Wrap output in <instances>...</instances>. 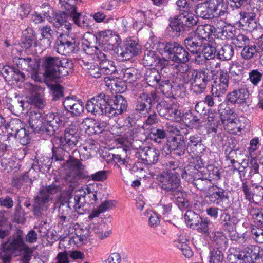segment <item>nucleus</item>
Masks as SVG:
<instances>
[{"mask_svg": "<svg viewBox=\"0 0 263 263\" xmlns=\"http://www.w3.org/2000/svg\"><path fill=\"white\" fill-rule=\"evenodd\" d=\"M34 251L24 241L23 232L18 230L16 233L0 247V259L2 263H11L13 255L22 253L20 263H29Z\"/></svg>", "mask_w": 263, "mask_h": 263, "instance_id": "obj_1", "label": "nucleus"}, {"mask_svg": "<svg viewBox=\"0 0 263 263\" xmlns=\"http://www.w3.org/2000/svg\"><path fill=\"white\" fill-rule=\"evenodd\" d=\"M62 12L57 13L55 16L56 25L67 22L68 16L72 18L73 23L78 27L84 29L90 28L89 19L81 13L78 12L77 5L81 0H59Z\"/></svg>", "mask_w": 263, "mask_h": 263, "instance_id": "obj_2", "label": "nucleus"}, {"mask_svg": "<svg viewBox=\"0 0 263 263\" xmlns=\"http://www.w3.org/2000/svg\"><path fill=\"white\" fill-rule=\"evenodd\" d=\"M241 4L240 7H236L240 9L239 13L240 17L238 22L239 26L244 30L250 32H252L258 27V24L255 19L256 11H257L258 9L252 7L248 2Z\"/></svg>", "mask_w": 263, "mask_h": 263, "instance_id": "obj_3", "label": "nucleus"}, {"mask_svg": "<svg viewBox=\"0 0 263 263\" xmlns=\"http://www.w3.org/2000/svg\"><path fill=\"white\" fill-rule=\"evenodd\" d=\"M59 187L55 184L42 186L38 195L34 197L33 204V212L35 216H39L42 214L46 204H48L52 199L51 196L55 194L59 191Z\"/></svg>", "mask_w": 263, "mask_h": 263, "instance_id": "obj_4", "label": "nucleus"}, {"mask_svg": "<svg viewBox=\"0 0 263 263\" xmlns=\"http://www.w3.org/2000/svg\"><path fill=\"white\" fill-rule=\"evenodd\" d=\"M206 197L214 205L222 208L229 206V191L226 185L220 186L219 183H213L209 187Z\"/></svg>", "mask_w": 263, "mask_h": 263, "instance_id": "obj_5", "label": "nucleus"}, {"mask_svg": "<svg viewBox=\"0 0 263 263\" xmlns=\"http://www.w3.org/2000/svg\"><path fill=\"white\" fill-rule=\"evenodd\" d=\"M180 176L168 171L163 172L157 175L156 179L166 194H176L180 187Z\"/></svg>", "mask_w": 263, "mask_h": 263, "instance_id": "obj_6", "label": "nucleus"}, {"mask_svg": "<svg viewBox=\"0 0 263 263\" xmlns=\"http://www.w3.org/2000/svg\"><path fill=\"white\" fill-rule=\"evenodd\" d=\"M109 101V95L101 92L87 101L86 109L89 112L95 116L104 114L108 116L107 109Z\"/></svg>", "mask_w": 263, "mask_h": 263, "instance_id": "obj_7", "label": "nucleus"}, {"mask_svg": "<svg viewBox=\"0 0 263 263\" xmlns=\"http://www.w3.org/2000/svg\"><path fill=\"white\" fill-rule=\"evenodd\" d=\"M161 46L164 52L168 54V58L178 63H185L190 60L188 52L177 42H166L162 43Z\"/></svg>", "mask_w": 263, "mask_h": 263, "instance_id": "obj_8", "label": "nucleus"}, {"mask_svg": "<svg viewBox=\"0 0 263 263\" xmlns=\"http://www.w3.org/2000/svg\"><path fill=\"white\" fill-rule=\"evenodd\" d=\"M193 81L192 90L196 94L203 93L209 82L211 80L210 73L207 69L196 70L192 73Z\"/></svg>", "mask_w": 263, "mask_h": 263, "instance_id": "obj_9", "label": "nucleus"}, {"mask_svg": "<svg viewBox=\"0 0 263 263\" xmlns=\"http://www.w3.org/2000/svg\"><path fill=\"white\" fill-rule=\"evenodd\" d=\"M157 95L155 91L151 93L143 92L137 99L136 110L140 115L146 116L151 111L152 101H156Z\"/></svg>", "mask_w": 263, "mask_h": 263, "instance_id": "obj_10", "label": "nucleus"}, {"mask_svg": "<svg viewBox=\"0 0 263 263\" xmlns=\"http://www.w3.org/2000/svg\"><path fill=\"white\" fill-rule=\"evenodd\" d=\"M141 52V46L138 41L131 38L127 39L118 50V54L121 60L126 61L137 55Z\"/></svg>", "mask_w": 263, "mask_h": 263, "instance_id": "obj_11", "label": "nucleus"}, {"mask_svg": "<svg viewBox=\"0 0 263 263\" xmlns=\"http://www.w3.org/2000/svg\"><path fill=\"white\" fill-rule=\"evenodd\" d=\"M229 75L224 70H220L216 75L212 85L211 92L215 97L222 96L227 91L229 86Z\"/></svg>", "mask_w": 263, "mask_h": 263, "instance_id": "obj_12", "label": "nucleus"}, {"mask_svg": "<svg viewBox=\"0 0 263 263\" xmlns=\"http://www.w3.org/2000/svg\"><path fill=\"white\" fill-rule=\"evenodd\" d=\"M160 116L169 120L178 121L181 119V112L176 104L161 102L157 106Z\"/></svg>", "mask_w": 263, "mask_h": 263, "instance_id": "obj_13", "label": "nucleus"}, {"mask_svg": "<svg viewBox=\"0 0 263 263\" xmlns=\"http://www.w3.org/2000/svg\"><path fill=\"white\" fill-rule=\"evenodd\" d=\"M241 190L244 193L245 199L250 202L258 204L263 200V187L260 185L252 184L248 186L247 181H243Z\"/></svg>", "mask_w": 263, "mask_h": 263, "instance_id": "obj_14", "label": "nucleus"}, {"mask_svg": "<svg viewBox=\"0 0 263 263\" xmlns=\"http://www.w3.org/2000/svg\"><path fill=\"white\" fill-rule=\"evenodd\" d=\"M108 106V117H114L122 114L127 110L128 103L125 97L122 95H116L111 99L110 97Z\"/></svg>", "mask_w": 263, "mask_h": 263, "instance_id": "obj_15", "label": "nucleus"}, {"mask_svg": "<svg viewBox=\"0 0 263 263\" xmlns=\"http://www.w3.org/2000/svg\"><path fill=\"white\" fill-rule=\"evenodd\" d=\"M60 60V58L58 57L46 56L43 58L42 66L44 69L43 75L46 78L56 81Z\"/></svg>", "mask_w": 263, "mask_h": 263, "instance_id": "obj_16", "label": "nucleus"}, {"mask_svg": "<svg viewBox=\"0 0 263 263\" xmlns=\"http://www.w3.org/2000/svg\"><path fill=\"white\" fill-rule=\"evenodd\" d=\"M56 51L62 55H69L70 54L77 53L79 51L78 45L74 41H68L63 39L60 35L54 46Z\"/></svg>", "mask_w": 263, "mask_h": 263, "instance_id": "obj_17", "label": "nucleus"}, {"mask_svg": "<svg viewBox=\"0 0 263 263\" xmlns=\"http://www.w3.org/2000/svg\"><path fill=\"white\" fill-rule=\"evenodd\" d=\"M80 136L77 130L73 128H66L63 137H61L60 143L66 150L75 147L79 141Z\"/></svg>", "mask_w": 263, "mask_h": 263, "instance_id": "obj_18", "label": "nucleus"}, {"mask_svg": "<svg viewBox=\"0 0 263 263\" xmlns=\"http://www.w3.org/2000/svg\"><path fill=\"white\" fill-rule=\"evenodd\" d=\"M62 117H60L58 115H54V113L49 112L43 117V125L44 130H45L48 134L52 135L59 129L60 125L64 124Z\"/></svg>", "mask_w": 263, "mask_h": 263, "instance_id": "obj_19", "label": "nucleus"}, {"mask_svg": "<svg viewBox=\"0 0 263 263\" xmlns=\"http://www.w3.org/2000/svg\"><path fill=\"white\" fill-rule=\"evenodd\" d=\"M168 149L176 156H183L186 151V144L183 136L170 137L167 141Z\"/></svg>", "mask_w": 263, "mask_h": 263, "instance_id": "obj_20", "label": "nucleus"}, {"mask_svg": "<svg viewBox=\"0 0 263 263\" xmlns=\"http://www.w3.org/2000/svg\"><path fill=\"white\" fill-rule=\"evenodd\" d=\"M63 105L65 110L72 116H79L84 110L82 100H77L74 97H67L63 101Z\"/></svg>", "mask_w": 263, "mask_h": 263, "instance_id": "obj_21", "label": "nucleus"}, {"mask_svg": "<svg viewBox=\"0 0 263 263\" xmlns=\"http://www.w3.org/2000/svg\"><path fill=\"white\" fill-rule=\"evenodd\" d=\"M215 35L222 40L232 39L235 35V28L229 23L220 20L215 24Z\"/></svg>", "mask_w": 263, "mask_h": 263, "instance_id": "obj_22", "label": "nucleus"}, {"mask_svg": "<svg viewBox=\"0 0 263 263\" xmlns=\"http://www.w3.org/2000/svg\"><path fill=\"white\" fill-rule=\"evenodd\" d=\"M143 63L144 66L163 68L167 60L160 58L155 51L147 49L144 51Z\"/></svg>", "mask_w": 263, "mask_h": 263, "instance_id": "obj_23", "label": "nucleus"}, {"mask_svg": "<svg viewBox=\"0 0 263 263\" xmlns=\"http://www.w3.org/2000/svg\"><path fill=\"white\" fill-rule=\"evenodd\" d=\"M186 149L193 156H199L205 152L206 146L202 144V138L197 134L191 135L188 138Z\"/></svg>", "mask_w": 263, "mask_h": 263, "instance_id": "obj_24", "label": "nucleus"}, {"mask_svg": "<svg viewBox=\"0 0 263 263\" xmlns=\"http://www.w3.org/2000/svg\"><path fill=\"white\" fill-rule=\"evenodd\" d=\"M24 127V124L20 119H12L5 125L7 134L3 133L2 134H0V139L7 140L8 143H10L15 135V133H17Z\"/></svg>", "mask_w": 263, "mask_h": 263, "instance_id": "obj_25", "label": "nucleus"}, {"mask_svg": "<svg viewBox=\"0 0 263 263\" xmlns=\"http://www.w3.org/2000/svg\"><path fill=\"white\" fill-rule=\"evenodd\" d=\"M98 37L97 35L92 33H87L84 34L82 39V48L84 52L92 55L98 47Z\"/></svg>", "mask_w": 263, "mask_h": 263, "instance_id": "obj_26", "label": "nucleus"}, {"mask_svg": "<svg viewBox=\"0 0 263 263\" xmlns=\"http://www.w3.org/2000/svg\"><path fill=\"white\" fill-rule=\"evenodd\" d=\"M262 248L257 245H250L244 249L243 262L245 263H256L260 259Z\"/></svg>", "mask_w": 263, "mask_h": 263, "instance_id": "obj_27", "label": "nucleus"}, {"mask_svg": "<svg viewBox=\"0 0 263 263\" xmlns=\"http://www.w3.org/2000/svg\"><path fill=\"white\" fill-rule=\"evenodd\" d=\"M70 168L74 171L75 176L79 179H86L88 176L85 174V166L83 165L80 160L74 156L69 155V159L66 161Z\"/></svg>", "mask_w": 263, "mask_h": 263, "instance_id": "obj_28", "label": "nucleus"}, {"mask_svg": "<svg viewBox=\"0 0 263 263\" xmlns=\"http://www.w3.org/2000/svg\"><path fill=\"white\" fill-rule=\"evenodd\" d=\"M176 5L177 10L179 11V14L176 16L182 24L183 20L188 17L187 16L193 14L194 8L188 0H177Z\"/></svg>", "mask_w": 263, "mask_h": 263, "instance_id": "obj_29", "label": "nucleus"}, {"mask_svg": "<svg viewBox=\"0 0 263 263\" xmlns=\"http://www.w3.org/2000/svg\"><path fill=\"white\" fill-rule=\"evenodd\" d=\"M68 203L73 210L79 214H82L84 211L83 208L85 203V192L79 191L76 193L74 198L69 197Z\"/></svg>", "mask_w": 263, "mask_h": 263, "instance_id": "obj_30", "label": "nucleus"}, {"mask_svg": "<svg viewBox=\"0 0 263 263\" xmlns=\"http://www.w3.org/2000/svg\"><path fill=\"white\" fill-rule=\"evenodd\" d=\"M141 159L147 165L156 164L159 158V151L153 147H145L141 153Z\"/></svg>", "mask_w": 263, "mask_h": 263, "instance_id": "obj_31", "label": "nucleus"}, {"mask_svg": "<svg viewBox=\"0 0 263 263\" xmlns=\"http://www.w3.org/2000/svg\"><path fill=\"white\" fill-rule=\"evenodd\" d=\"M82 126L85 132L90 135L99 134L103 130L100 122L93 118H85L82 123Z\"/></svg>", "mask_w": 263, "mask_h": 263, "instance_id": "obj_32", "label": "nucleus"}, {"mask_svg": "<svg viewBox=\"0 0 263 263\" xmlns=\"http://www.w3.org/2000/svg\"><path fill=\"white\" fill-rule=\"evenodd\" d=\"M28 122L31 129L36 130L37 128L44 130L43 126V117L41 110L37 108H31L29 112Z\"/></svg>", "mask_w": 263, "mask_h": 263, "instance_id": "obj_33", "label": "nucleus"}, {"mask_svg": "<svg viewBox=\"0 0 263 263\" xmlns=\"http://www.w3.org/2000/svg\"><path fill=\"white\" fill-rule=\"evenodd\" d=\"M196 157L195 162L191 163L199 171L200 169L204 168L209 165L210 163L215 162L214 159L213 158L214 156V153L211 151H205L203 153L199 156H194Z\"/></svg>", "mask_w": 263, "mask_h": 263, "instance_id": "obj_34", "label": "nucleus"}, {"mask_svg": "<svg viewBox=\"0 0 263 263\" xmlns=\"http://www.w3.org/2000/svg\"><path fill=\"white\" fill-rule=\"evenodd\" d=\"M249 96L248 91L246 89L234 90L227 95L226 100L231 104H241L246 102Z\"/></svg>", "mask_w": 263, "mask_h": 263, "instance_id": "obj_35", "label": "nucleus"}, {"mask_svg": "<svg viewBox=\"0 0 263 263\" xmlns=\"http://www.w3.org/2000/svg\"><path fill=\"white\" fill-rule=\"evenodd\" d=\"M73 69V63L71 60L67 58H60L58 67L56 81L61 77H66L72 73Z\"/></svg>", "mask_w": 263, "mask_h": 263, "instance_id": "obj_36", "label": "nucleus"}, {"mask_svg": "<svg viewBox=\"0 0 263 263\" xmlns=\"http://www.w3.org/2000/svg\"><path fill=\"white\" fill-rule=\"evenodd\" d=\"M121 76L123 82L131 83L139 80L142 74L140 70L131 67L122 69Z\"/></svg>", "mask_w": 263, "mask_h": 263, "instance_id": "obj_37", "label": "nucleus"}, {"mask_svg": "<svg viewBox=\"0 0 263 263\" xmlns=\"http://www.w3.org/2000/svg\"><path fill=\"white\" fill-rule=\"evenodd\" d=\"M213 44V42H209L204 45L202 51L204 58L202 59L201 58L200 55H198L195 59V63L200 64H202V62L204 61V59H214L217 52V47L214 46Z\"/></svg>", "mask_w": 263, "mask_h": 263, "instance_id": "obj_38", "label": "nucleus"}, {"mask_svg": "<svg viewBox=\"0 0 263 263\" xmlns=\"http://www.w3.org/2000/svg\"><path fill=\"white\" fill-rule=\"evenodd\" d=\"M145 79L149 86L156 88L162 80L160 74L154 67L146 71Z\"/></svg>", "mask_w": 263, "mask_h": 263, "instance_id": "obj_39", "label": "nucleus"}, {"mask_svg": "<svg viewBox=\"0 0 263 263\" xmlns=\"http://www.w3.org/2000/svg\"><path fill=\"white\" fill-rule=\"evenodd\" d=\"M212 34L215 35V27L210 24H205L198 26L194 35L202 41L209 40Z\"/></svg>", "mask_w": 263, "mask_h": 263, "instance_id": "obj_40", "label": "nucleus"}, {"mask_svg": "<svg viewBox=\"0 0 263 263\" xmlns=\"http://www.w3.org/2000/svg\"><path fill=\"white\" fill-rule=\"evenodd\" d=\"M187 49L193 54H198L201 50L202 42L194 34L184 40Z\"/></svg>", "mask_w": 263, "mask_h": 263, "instance_id": "obj_41", "label": "nucleus"}, {"mask_svg": "<svg viewBox=\"0 0 263 263\" xmlns=\"http://www.w3.org/2000/svg\"><path fill=\"white\" fill-rule=\"evenodd\" d=\"M223 124L224 129L231 134H238L241 133L243 128L240 120L237 118L228 119L223 122Z\"/></svg>", "mask_w": 263, "mask_h": 263, "instance_id": "obj_42", "label": "nucleus"}, {"mask_svg": "<svg viewBox=\"0 0 263 263\" xmlns=\"http://www.w3.org/2000/svg\"><path fill=\"white\" fill-rule=\"evenodd\" d=\"M13 62L18 68L26 70L27 71H34L35 70L36 63L35 60L31 58H14Z\"/></svg>", "mask_w": 263, "mask_h": 263, "instance_id": "obj_43", "label": "nucleus"}, {"mask_svg": "<svg viewBox=\"0 0 263 263\" xmlns=\"http://www.w3.org/2000/svg\"><path fill=\"white\" fill-rule=\"evenodd\" d=\"M178 86L174 87L168 80H162L157 87L162 93L168 98H176L177 94L175 89Z\"/></svg>", "mask_w": 263, "mask_h": 263, "instance_id": "obj_44", "label": "nucleus"}, {"mask_svg": "<svg viewBox=\"0 0 263 263\" xmlns=\"http://www.w3.org/2000/svg\"><path fill=\"white\" fill-rule=\"evenodd\" d=\"M206 169L208 173V178L210 181H213V183H219V181L222 179L223 171L221 168L216 166L215 161L213 163H210L207 165Z\"/></svg>", "mask_w": 263, "mask_h": 263, "instance_id": "obj_45", "label": "nucleus"}, {"mask_svg": "<svg viewBox=\"0 0 263 263\" xmlns=\"http://www.w3.org/2000/svg\"><path fill=\"white\" fill-rule=\"evenodd\" d=\"M217 58L222 61L231 60L234 55V50L233 46L230 44L217 46Z\"/></svg>", "mask_w": 263, "mask_h": 263, "instance_id": "obj_46", "label": "nucleus"}, {"mask_svg": "<svg viewBox=\"0 0 263 263\" xmlns=\"http://www.w3.org/2000/svg\"><path fill=\"white\" fill-rule=\"evenodd\" d=\"M260 47L255 45H245L240 52V55L242 59L249 60L257 58L260 53Z\"/></svg>", "mask_w": 263, "mask_h": 263, "instance_id": "obj_47", "label": "nucleus"}, {"mask_svg": "<svg viewBox=\"0 0 263 263\" xmlns=\"http://www.w3.org/2000/svg\"><path fill=\"white\" fill-rule=\"evenodd\" d=\"M254 226L256 227L263 228V209L251 205L249 210Z\"/></svg>", "mask_w": 263, "mask_h": 263, "instance_id": "obj_48", "label": "nucleus"}, {"mask_svg": "<svg viewBox=\"0 0 263 263\" xmlns=\"http://www.w3.org/2000/svg\"><path fill=\"white\" fill-rule=\"evenodd\" d=\"M169 21V27H167V29L168 31L172 32V36H179L181 32L186 30L176 16L174 18H170Z\"/></svg>", "mask_w": 263, "mask_h": 263, "instance_id": "obj_49", "label": "nucleus"}, {"mask_svg": "<svg viewBox=\"0 0 263 263\" xmlns=\"http://www.w3.org/2000/svg\"><path fill=\"white\" fill-rule=\"evenodd\" d=\"M196 15L203 19H210L213 17L215 14L206 4H199L194 10Z\"/></svg>", "mask_w": 263, "mask_h": 263, "instance_id": "obj_50", "label": "nucleus"}, {"mask_svg": "<svg viewBox=\"0 0 263 263\" xmlns=\"http://www.w3.org/2000/svg\"><path fill=\"white\" fill-rule=\"evenodd\" d=\"M206 4L212 10L215 15L223 16L226 12L224 0H209Z\"/></svg>", "mask_w": 263, "mask_h": 263, "instance_id": "obj_51", "label": "nucleus"}, {"mask_svg": "<svg viewBox=\"0 0 263 263\" xmlns=\"http://www.w3.org/2000/svg\"><path fill=\"white\" fill-rule=\"evenodd\" d=\"M220 224L222 226L225 231L235 228V225L236 223L235 217L231 216V215L224 211L220 215Z\"/></svg>", "mask_w": 263, "mask_h": 263, "instance_id": "obj_52", "label": "nucleus"}, {"mask_svg": "<svg viewBox=\"0 0 263 263\" xmlns=\"http://www.w3.org/2000/svg\"><path fill=\"white\" fill-rule=\"evenodd\" d=\"M182 172L181 173L183 179L187 182H193L197 178L199 171H198L193 164L187 165L184 168H182Z\"/></svg>", "mask_w": 263, "mask_h": 263, "instance_id": "obj_53", "label": "nucleus"}, {"mask_svg": "<svg viewBox=\"0 0 263 263\" xmlns=\"http://www.w3.org/2000/svg\"><path fill=\"white\" fill-rule=\"evenodd\" d=\"M227 259L229 263H241L243 262V256L240 249L236 247L229 248Z\"/></svg>", "mask_w": 263, "mask_h": 263, "instance_id": "obj_54", "label": "nucleus"}, {"mask_svg": "<svg viewBox=\"0 0 263 263\" xmlns=\"http://www.w3.org/2000/svg\"><path fill=\"white\" fill-rule=\"evenodd\" d=\"M185 222L191 228L195 229L198 226L201 216L192 210H187L184 214Z\"/></svg>", "mask_w": 263, "mask_h": 263, "instance_id": "obj_55", "label": "nucleus"}, {"mask_svg": "<svg viewBox=\"0 0 263 263\" xmlns=\"http://www.w3.org/2000/svg\"><path fill=\"white\" fill-rule=\"evenodd\" d=\"M172 205L173 199L170 194H166L162 197L159 202V206L162 209V213L164 216H167L171 213Z\"/></svg>", "mask_w": 263, "mask_h": 263, "instance_id": "obj_56", "label": "nucleus"}, {"mask_svg": "<svg viewBox=\"0 0 263 263\" xmlns=\"http://www.w3.org/2000/svg\"><path fill=\"white\" fill-rule=\"evenodd\" d=\"M163 167L171 173H174L178 176H180L182 172V167L179 166L178 162L173 159L166 160L162 162Z\"/></svg>", "mask_w": 263, "mask_h": 263, "instance_id": "obj_57", "label": "nucleus"}, {"mask_svg": "<svg viewBox=\"0 0 263 263\" xmlns=\"http://www.w3.org/2000/svg\"><path fill=\"white\" fill-rule=\"evenodd\" d=\"M114 205V201L106 200L102 202L96 210H93L89 214L88 218L90 220L95 217H98L101 213L105 212L107 210L111 208Z\"/></svg>", "mask_w": 263, "mask_h": 263, "instance_id": "obj_58", "label": "nucleus"}, {"mask_svg": "<svg viewBox=\"0 0 263 263\" xmlns=\"http://www.w3.org/2000/svg\"><path fill=\"white\" fill-rule=\"evenodd\" d=\"M166 133L163 129L156 127L151 128L147 135V138L156 143H159L161 140L166 137Z\"/></svg>", "mask_w": 263, "mask_h": 263, "instance_id": "obj_59", "label": "nucleus"}, {"mask_svg": "<svg viewBox=\"0 0 263 263\" xmlns=\"http://www.w3.org/2000/svg\"><path fill=\"white\" fill-rule=\"evenodd\" d=\"M189 241H182L178 239L174 241V246L180 250L183 255L187 258H190L193 256V251L189 245Z\"/></svg>", "mask_w": 263, "mask_h": 263, "instance_id": "obj_60", "label": "nucleus"}, {"mask_svg": "<svg viewBox=\"0 0 263 263\" xmlns=\"http://www.w3.org/2000/svg\"><path fill=\"white\" fill-rule=\"evenodd\" d=\"M12 139H15L21 144L26 145L30 142V136L29 131L24 127L17 133H15Z\"/></svg>", "mask_w": 263, "mask_h": 263, "instance_id": "obj_61", "label": "nucleus"}, {"mask_svg": "<svg viewBox=\"0 0 263 263\" xmlns=\"http://www.w3.org/2000/svg\"><path fill=\"white\" fill-rule=\"evenodd\" d=\"M212 240L218 246V248H226L228 245V239L225 234L221 231H217L212 233Z\"/></svg>", "mask_w": 263, "mask_h": 263, "instance_id": "obj_62", "label": "nucleus"}, {"mask_svg": "<svg viewBox=\"0 0 263 263\" xmlns=\"http://www.w3.org/2000/svg\"><path fill=\"white\" fill-rule=\"evenodd\" d=\"M234 229H235V228L226 231L228 233V236L230 240L232 241L234 244L244 245L246 241L245 236L243 234L239 235Z\"/></svg>", "mask_w": 263, "mask_h": 263, "instance_id": "obj_63", "label": "nucleus"}, {"mask_svg": "<svg viewBox=\"0 0 263 263\" xmlns=\"http://www.w3.org/2000/svg\"><path fill=\"white\" fill-rule=\"evenodd\" d=\"M66 150L64 147L60 145L59 147H53L52 148V159L55 161H63L66 157H69V151Z\"/></svg>", "mask_w": 263, "mask_h": 263, "instance_id": "obj_64", "label": "nucleus"}]
</instances>
